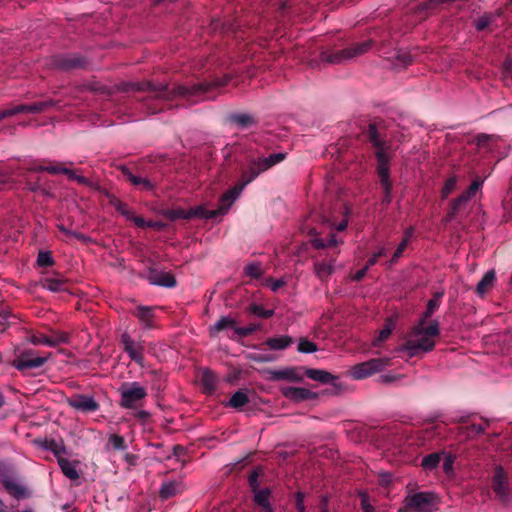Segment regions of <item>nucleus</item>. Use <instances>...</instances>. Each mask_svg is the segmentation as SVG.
Instances as JSON below:
<instances>
[{
	"label": "nucleus",
	"mask_w": 512,
	"mask_h": 512,
	"mask_svg": "<svg viewBox=\"0 0 512 512\" xmlns=\"http://www.w3.org/2000/svg\"><path fill=\"white\" fill-rule=\"evenodd\" d=\"M440 334L439 323L432 321L429 325L418 322L404 337V343L396 350L414 357L434 349L435 339Z\"/></svg>",
	"instance_id": "f257e3e1"
},
{
	"label": "nucleus",
	"mask_w": 512,
	"mask_h": 512,
	"mask_svg": "<svg viewBox=\"0 0 512 512\" xmlns=\"http://www.w3.org/2000/svg\"><path fill=\"white\" fill-rule=\"evenodd\" d=\"M230 81L229 76L222 79H216L213 82H201L193 85H177L172 89L168 88L166 84L155 85L151 82L144 83L139 89L155 92V97L165 100H172L176 97H193L199 96L214 87H221L228 84Z\"/></svg>",
	"instance_id": "f03ea898"
},
{
	"label": "nucleus",
	"mask_w": 512,
	"mask_h": 512,
	"mask_svg": "<svg viewBox=\"0 0 512 512\" xmlns=\"http://www.w3.org/2000/svg\"><path fill=\"white\" fill-rule=\"evenodd\" d=\"M118 392L120 394L119 405L124 409H137L142 407L143 401L148 395L147 388L139 382L123 383Z\"/></svg>",
	"instance_id": "7ed1b4c3"
},
{
	"label": "nucleus",
	"mask_w": 512,
	"mask_h": 512,
	"mask_svg": "<svg viewBox=\"0 0 512 512\" xmlns=\"http://www.w3.org/2000/svg\"><path fill=\"white\" fill-rule=\"evenodd\" d=\"M370 47L371 41H365L335 52L323 51L320 57L323 62L329 64H343L366 53Z\"/></svg>",
	"instance_id": "20e7f679"
},
{
	"label": "nucleus",
	"mask_w": 512,
	"mask_h": 512,
	"mask_svg": "<svg viewBox=\"0 0 512 512\" xmlns=\"http://www.w3.org/2000/svg\"><path fill=\"white\" fill-rule=\"evenodd\" d=\"M390 364L389 358H374L352 367L351 376L360 380L384 370Z\"/></svg>",
	"instance_id": "39448f33"
},
{
	"label": "nucleus",
	"mask_w": 512,
	"mask_h": 512,
	"mask_svg": "<svg viewBox=\"0 0 512 512\" xmlns=\"http://www.w3.org/2000/svg\"><path fill=\"white\" fill-rule=\"evenodd\" d=\"M435 494L432 492H417L406 497L405 503L409 509L417 512H432L435 506Z\"/></svg>",
	"instance_id": "423d86ee"
},
{
	"label": "nucleus",
	"mask_w": 512,
	"mask_h": 512,
	"mask_svg": "<svg viewBox=\"0 0 512 512\" xmlns=\"http://www.w3.org/2000/svg\"><path fill=\"white\" fill-rule=\"evenodd\" d=\"M66 403L72 409L82 413L96 412L100 408L95 398L88 394H75L67 398Z\"/></svg>",
	"instance_id": "0eeeda50"
},
{
	"label": "nucleus",
	"mask_w": 512,
	"mask_h": 512,
	"mask_svg": "<svg viewBox=\"0 0 512 512\" xmlns=\"http://www.w3.org/2000/svg\"><path fill=\"white\" fill-rule=\"evenodd\" d=\"M492 488L501 501L509 500L508 476L501 466H497L494 470Z\"/></svg>",
	"instance_id": "6e6552de"
},
{
	"label": "nucleus",
	"mask_w": 512,
	"mask_h": 512,
	"mask_svg": "<svg viewBox=\"0 0 512 512\" xmlns=\"http://www.w3.org/2000/svg\"><path fill=\"white\" fill-rule=\"evenodd\" d=\"M48 357L34 356L32 351H26L19 359L13 361L12 365L19 371L34 369L43 366Z\"/></svg>",
	"instance_id": "1a4fd4ad"
},
{
	"label": "nucleus",
	"mask_w": 512,
	"mask_h": 512,
	"mask_svg": "<svg viewBox=\"0 0 512 512\" xmlns=\"http://www.w3.org/2000/svg\"><path fill=\"white\" fill-rule=\"evenodd\" d=\"M244 190L243 185L239 183L226 191L219 199V207L215 209L218 216L225 215L233 203L238 199Z\"/></svg>",
	"instance_id": "9d476101"
},
{
	"label": "nucleus",
	"mask_w": 512,
	"mask_h": 512,
	"mask_svg": "<svg viewBox=\"0 0 512 512\" xmlns=\"http://www.w3.org/2000/svg\"><path fill=\"white\" fill-rule=\"evenodd\" d=\"M121 342L130 359L138 364H142L144 360L143 346L140 343L135 342L128 333L122 334Z\"/></svg>",
	"instance_id": "9b49d317"
},
{
	"label": "nucleus",
	"mask_w": 512,
	"mask_h": 512,
	"mask_svg": "<svg viewBox=\"0 0 512 512\" xmlns=\"http://www.w3.org/2000/svg\"><path fill=\"white\" fill-rule=\"evenodd\" d=\"M280 392L284 397L294 402L315 399L317 397L315 392L302 387L281 386Z\"/></svg>",
	"instance_id": "f8f14e48"
},
{
	"label": "nucleus",
	"mask_w": 512,
	"mask_h": 512,
	"mask_svg": "<svg viewBox=\"0 0 512 512\" xmlns=\"http://www.w3.org/2000/svg\"><path fill=\"white\" fill-rule=\"evenodd\" d=\"M70 335L67 332H53L52 336L33 335L30 342L34 345H46L49 347H56L59 344L69 342Z\"/></svg>",
	"instance_id": "ddd939ff"
},
{
	"label": "nucleus",
	"mask_w": 512,
	"mask_h": 512,
	"mask_svg": "<svg viewBox=\"0 0 512 512\" xmlns=\"http://www.w3.org/2000/svg\"><path fill=\"white\" fill-rule=\"evenodd\" d=\"M315 276L321 282H327L333 273L336 271V259L330 258L328 260L315 261L313 264Z\"/></svg>",
	"instance_id": "4468645a"
},
{
	"label": "nucleus",
	"mask_w": 512,
	"mask_h": 512,
	"mask_svg": "<svg viewBox=\"0 0 512 512\" xmlns=\"http://www.w3.org/2000/svg\"><path fill=\"white\" fill-rule=\"evenodd\" d=\"M376 158L378 161L377 172L380 177V182L384 190H389L391 181L389 179L388 156L385 151H377Z\"/></svg>",
	"instance_id": "2eb2a0df"
},
{
	"label": "nucleus",
	"mask_w": 512,
	"mask_h": 512,
	"mask_svg": "<svg viewBox=\"0 0 512 512\" xmlns=\"http://www.w3.org/2000/svg\"><path fill=\"white\" fill-rule=\"evenodd\" d=\"M53 105H54L53 101H41V102H36V103H32V104L16 105V106L11 107L10 109H11L12 116L20 114V113L36 114V113H40V112L46 110L48 107H51Z\"/></svg>",
	"instance_id": "dca6fc26"
},
{
	"label": "nucleus",
	"mask_w": 512,
	"mask_h": 512,
	"mask_svg": "<svg viewBox=\"0 0 512 512\" xmlns=\"http://www.w3.org/2000/svg\"><path fill=\"white\" fill-rule=\"evenodd\" d=\"M122 173L132 185L138 186L143 191H153L155 189V184L149 179L134 175L127 167L122 168Z\"/></svg>",
	"instance_id": "f3484780"
},
{
	"label": "nucleus",
	"mask_w": 512,
	"mask_h": 512,
	"mask_svg": "<svg viewBox=\"0 0 512 512\" xmlns=\"http://www.w3.org/2000/svg\"><path fill=\"white\" fill-rule=\"evenodd\" d=\"M133 315L139 319L144 329L153 328L154 313L152 307L140 305L133 311Z\"/></svg>",
	"instance_id": "a211bd4d"
},
{
	"label": "nucleus",
	"mask_w": 512,
	"mask_h": 512,
	"mask_svg": "<svg viewBox=\"0 0 512 512\" xmlns=\"http://www.w3.org/2000/svg\"><path fill=\"white\" fill-rule=\"evenodd\" d=\"M366 136L377 151H385V140L379 131V125L370 123L366 130Z\"/></svg>",
	"instance_id": "6ab92c4d"
},
{
	"label": "nucleus",
	"mask_w": 512,
	"mask_h": 512,
	"mask_svg": "<svg viewBox=\"0 0 512 512\" xmlns=\"http://www.w3.org/2000/svg\"><path fill=\"white\" fill-rule=\"evenodd\" d=\"M58 465L61 468L62 473L71 481H77L80 477L78 472V461H72L67 458H61L58 460Z\"/></svg>",
	"instance_id": "aec40b11"
},
{
	"label": "nucleus",
	"mask_w": 512,
	"mask_h": 512,
	"mask_svg": "<svg viewBox=\"0 0 512 512\" xmlns=\"http://www.w3.org/2000/svg\"><path fill=\"white\" fill-rule=\"evenodd\" d=\"M272 380H288L293 382L302 381V375L295 368H286L281 370H273L270 372Z\"/></svg>",
	"instance_id": "412c9836"
},
{
	"label": "nucleus",
	"mask_w": 512,
	"mask_h": 512,
	"mask_svg": "<svg viewBox=\"0 0 512 512\" xmlns=\"http://www.w3.org/2000/svg\"><path fill=\"white\" fill-rule=\"evenodd\" d=\"M2 484L7 492L16 499H22L27 496L26 488L10 477L3 478Z\"/></svg>",
	"instance_id": "4be33fe9"
},
{
	"label": "nucleus",
	"mask_w": 512,
	"mask_h": 512,
	"mask_svg": "<svg viewBox=\"0 0 512 512\" xmlns=\"http://www.w3.org/2000/svg\"><path fill=\"white\" fill-rule=\"evenodd\" d=\"M55 65L60 69L69 70L81 67L83 61L76 55H63L56 59Z\"/></svg>",
	"instance_id": "5701e85b"
},
{
	"label": "nucleus",
	"mask_w": 512,
	"mask_h": 512,
	"mask_svg": "<svg viewBox=\"0 0 512 512\" xmlns=\"http://www.w3.org/2000/svg\"><path fill=\"white\" fill-rule=\"evenodd\" d=\"M228 328L235 330L236 321L230 316H222L213 326L209 328L210 336L215 337L219 332Z\"/></svg>",
	"instance_id": "b1692460"
},
{
	"label": "nucleus",
	"mask_w": 512,
	"mask_h": 512,
	"mask_svg": "<svg viewBox=\"0 0 512 512\" xmlns=\"http://www.w3.org/2000/svg\"><path fill=\"white\" fill-rule=\"evenodd\" d=\"M306 376L311 380L318 381L323 384L332 383L336 380L334 375L321 369H307Z\"/></svg>",
	"instance_id": "393cba45"
},
{
	"label": "nucleus",
	"mask_w": 512,
	"mask_h": 512,
	"mask_svg": "<svg viewBox=\"0 0 512 512\" xmlns=\"http://www.w3.org/2000/svg\"><path fill=\"white\" fill-rule=\"evenodd\" d=\"M496 280V274L494 270L487 271L482 279L476 286V292L478 295L483 296L492 286Z\"/></svg>",
	"instance_id": "a878e982"
},
{
	"label": "nucleus",
	"mask_w": 512,
	"mask_h": 512,
	"mask_svg": "<svg viewBox=\"0 0 512 512\" xmlns=\"http://www.w3.org/2000/svg\"><path fill=\"white\" fill-rule=\"evenodd\" d=\"M293 344V338L288 335L269 338L266 345L272 350H284Z\"/></svg>",
	"instance_id": "bb28decb"
},
{
	"label": "nucleus",
	"mask_w": 512,
	"mask_h": 512,
	"mask_svg": "<svg viewBox=\"0 0 512 512\" xmlns=\"http://www.w3.org/2000/svg\"><path fill=\"white\" fill-rule=\"evenodd\" d=\"M41 286L51 292H62L66 290V282L61 278L46 277L41 281Z\"/></svg>",
	"instance_id": "cd10ccee"
},
{
	"label": "nucleus",
	"mask_w": 512,
	"mask_h": 512,
	"mask_svg": "<svg viewBox=\"0 0 512 512\" xmlns=\"http://www.w3.org/2000/svg\"><path fill=\"white\" fill-rule=\"evenodd\" d=\"M443 293H436L433 298H431L426 306V310L422 314L419 322L422 324H426V321L428 318L432 316V314L439 308L440 306V299L442 297Z\"/></svg>",
	"instance_id": "c85d7f7f"
},
{
	"label": "nucleus",
	"mask_w": 512,
	"mask_h": 512,
	"mask_svg": "<svg viewBox=\"0 0 512 512\" xmlns=\"http://www.w3.org/2000/svg\"><path fill=\"white\" fill-rule=\"evenodd\" d=\"M229 120L240 128H247L256 124L255 119L251 115L245 113L231 114Z\"/></svg>",
	"instance_id": "c756f323"
},
{
	"label": "nucleus",
	"mask_w": 512,
	"mask_h": 512,
	"mask_svg": "<svg viewBox=\"0 0 512 512\" xmlns=\"http://www.w3.org/2000/svg\"><path fill=\"white\" fill-rule=\"evenodd\" d=\"M189 219L191 218H200V219H213L218 217L215 209L207 210L203 206H197L188 209Z\"/></svg>",
	"instance_id": "7c9ffc66"
},
{
	"label": "nucleus",
	"mask_w": 512,
	"mask_h": 512,
	"mask_svg": "<svg viewBox=\"0 0 512 512\" xmlns=\"http://www.w3.org/2000/svg\"><path fill=\"white\" fill-rule=\"evenodd\" d=\"M249 396L247 391L238 390L229 399L228 405L235 409H240L249 403Z\"/></svg>",
	"instance_id": "2f4dec72"
},
{
	"label": "nucleus",
	"mask_w": 512,
	"mask_h": 512,
	"mask_svg": "<svg viewBox=\"0 0 512 512\" xmlns=\"http://www.w3.org/2000/svg\"><path fill=\"white\" fill-rule=\"evenodd\" d=\"M182 490L181 484L177 481L166 482L161 486L160 496L163 499H168L176 494L180 493Z\"/></svg>",
	"instance_id": "473e14b6"
},
{
	"label": "nucleus",
	"mask_w": 512,
	"mask_h": 512,
	"mask_svg": "<svg viewBox=\"0 0 512 512\" xmlns=\"http://www.w3.org/2000/svg\"><path fill=\"white\" fill-rule=\"evenodd\" d=\"M44 448L51 451L57 458V461L61 458H64L63 456L67 453L66 446L64 445L63 441H45Z\"/></svg>",
	"instance_id": "72a5a7b5"
},
{
	"label": "nucleus",
	"mask_w": 512,
	"mask_h": 512,
	"mask_svg": "<svg viewBox=\"0 0 512 512\" xmlns=\"http://www.w3.org/2000/svg\"><path fill=\"white\" fill-rule=\"evenodd\" d=\"M395 324L392 319H387L384 327L380 330L378 337L372 341L373 346H379L382 342L386 341L391 335Z\"/></svg>",
	"instance_id": "f704fd0d"
},
{
	"label": "nucleus",
	"mask_w": 512,
	"mask_h": 512,
	"mask_svg": "<svg viewBox=\"0 0 512 512\" xmlns=\"http://www.w3.org/2000/svg\"><path fill=\"white\" fill-rule=\"evenodd\" d=\"M201 383L206 392L212 393L217 386V377L213 372L206 369L202 372Z\"/></svg>",
	"instance_id": "c9c22d12"
},
{
	"label": "nucleus",
	"mask_w": 512,
	"mask_h": 512,
	"mask_svg": "<svg viewBox=\"0 0 512 512\" xmlns=\"http://www.w3.org/2000/svg\"><path fill=\"white\" fill-rule=\"evenodd\" d=\"M259 175L260 174L257 171L255 165H253V162L250 160L248 163L247 169H245L242 172L241 182L239 184L243 185V188H245L246 185H248L249 183L254 181Z\"/></svg>",
	"instance_id": "e433bc0d"
},
{
	"label": "nucleus",
	"mask_w": 512,
	"mask_h": 512,
	"mask_svg": "<svg viewBox=\"0 0 512 512\" xmlns=\"http://www.w3.org/2000/svg\"><path fill=\"white\" fill-rule=\"evenodd\" d=\"M107 450L124 451L127 449V444L123 436L118 434H111L108 437V443L106 445Z\"/></svg>",
	"instance_id": "4c0bfd02"
},
{
	"label": "nucleus",
	"mask_w": 512,
	"mask_h": 512,
	"mask_svg": "<svg viewBox=\"0 0 512 512\" xmlns=\"http://www.w3.org/2000/svg\"><path fill=\"white\" fill-rule=\"evenodd\" d=\"M271 490L268 488L254 492V502L262 509L270 504Z\"/></svg>",
	"instance_id": "58836bf2"
},
{
	"label": "nucleus",
	"mask_w": 512,
	"mask_h": 512,
	"mask_svg": "<svg viewBox=\"0 0 512 512\" xmlns=\"http://www.w3.org/2000/svg\"><path fill=\"white\" fill-rule=\"evenodd\" d=\"M440 460H441L440 453H431L422 459L421 466L425 470H433L439 465Z\"/></svg>",
	"instance_id": "ea45409f"
},
{
	"label": "nucleus",
	"mask_w": 512,
	"mask_h": 512,
	"mask_svg": "<svg viewBox=\"0 0 512 512\" xmlns=\"http://www.w3.org/2000/svg\"><path fill=\"white\" fill-rule=\"evenodd\" d=\"M286 156H287L286 153L279 152V153L270 154L269 156L263 157L260 159L262 160L266 169L268 170L271 167L275 166L276 164L282 162L286 158Z\"/></svg>",
	"instance_id": "a19ab883"
},
{
	"label": "nucleus",
	"mask_w": 512,
	"mask_h": 512,
	"mask_svg": "<svg viewBox=\"0 0 512 512\" xmlns=\"http://www.w3.org/2000/svg\"><path fill=\"white\" fill-rule=\"evenodd\" d=\"M297 350L303 354L314 353L318 350L317 345L305 338H301L298 342Z\"/></svg>",
	"instance_id": "79ce46f5"
},
{
	"label": "nucleus",
	"mask_w": 512,
	"mask_h": 512,
	"mask_svg": "<svg viewBox=\"0 0 512 512\" xmlns=\"http://www.w3.org/2000/svg\"><path fill=\"white\" fill-rule=\"evenodd\" d=\"M111 205L119 212L121 213L127 220H130V218H133V212L128 209V206L121 202L120 200L113 198L110 201Z\"/></svg>",
	"instance_id": "37998d69"
},
{
	"label": "nucleus",
	"mask_w": 512,
	"mask_h": 512,
	"mask_svg": "<svg viewBox=\"0 0 512 512\" xmlns=\"http://www.w3.org/2000/svg\"><path fill=\"white\" fill-rule=\"evenodd\" d=\"M153 283L159 286L171 288L176 285V280L173 275L169 273H162Z\"/></svg>",
	"instance_id": "c03bdc74"
},
{
	"label": "nucleus",
	"mask_w": 512,
	"mask_h": 512,
	"mask_svg": "<svg viewBox=\"0 0 512 512\" xmlns=\"http://www.w3.org/2000/svg\"><path fill=\"white\" fill-rule=\"evenodd\" d=\"M244 272L247 276L253 278H259L263 274L262 267L259 262H252L247 264L244 267Z\"/></svg>",
	"instance_id": "a18cd8bd"
},
{
	"label": "nucleus",
	"mask_w": 512,
	"mask_h": 512,
	"mask_svg": "<svg viewBox=\"0 0 512 512\" xmlns=\"http://www.w3.org/2000/svg\"><path fill=\"white\" fill-rule=\"evenodd\" d=\"M250 312L261 318H270L274 314V310L265 309L262 305L253 304L249 307Z\"/></svg>",
	"instance_id": "49530a36"
},
{
	"label": "nucleus",
	"mask_w": 512,
	"mask_h": 512,
	"mask_svg": "<svg viewBox=\"0 0 512 512\" xmlns=\"http://www.w3.org/2000/svg\"><path fill=\"white\" fill-rule=\"evenodd\" d=\"M164 215L170 220L176 219H189L188 209H170L167 210Z\"/></svg>",
	"instance_id": "de8ad7c7"
},
{
	"label": "nucleus",
	"mask_w": 512,
	"mask_h": 512,
	"mask_svg": "<svg viewBox=\"0 0 512 512\" xmlns=\"http://www.w3.org/2000/svg\"><path fill=\"white\" fill-rule=\"evenodd\" d=\"M469 200V196L464 193L454 199L451 204V216H454Z\"/></svg>",
	"instance_id": "09e8293b"
},
{
	"label": "nucleus",
	"mask_w": 512,
	"mask_h": 512,
	"mask_svg": "<svg viewBox=\"0 0 512 512\" xmlns=\"http://www.w3.org/2000/svg\"><path fill=\"white\" fill-rule=\"evenodd\" d=\"M37 263L41 267L51 266L54 263V260L49 251H42L38 254Z\"/></svg>",
	"instance_id": "8fccbe9b"
},
{
	"label": "nucleus",
	"mask_w": 512,
	"mask_h": 512,
	"mask_svg": "<svg viewBox=\"0 0 512 512\" xmlns=\"http://www.w3.org/2000/svg\"><path fill=\"white\" fill-rule=\"evenodd\" d=\"M259 328H260V325H258V324H251L247 327H236L235 334L240 337H245V336H248V335L254 333Z\"/></svg>",
	"instance_id": "3c124183"
},
{
	"label": "nucleus",
	"mask_w": 512,
	"mask_h": 512,
	"mask_svg": "<svg viewBox=\"0 0 512 512\" xmlns=\"http://www.w3.org/2000/svg\"><path fill=\"white\" fill-rule=\"evenodd\" d=\"M62 174L67 175L70 180H76L80 184H88L89 182L86 177L77 175L73 170L66 167L62 170Z\"/></svg>",
	"instance_id": "603ef678"
},
{
	"label": "nucleus",
	"mask_w": 512,
	"mask_h": 512,
	"mask_svg": "<svg viewBox=\"0 0 512 512\" xmlns=\"http://www.w3.org/2000/svg\"><path fill=\"white\" fill-rule=\"evenodd\" d=\"M457 184V178L456 177H450L444 184V187L442 189V197L446 198L448 195L455 189Z\"/></svg>",
	"instance_id": "864d4df0"
},
{
	"label": "nucleus",
	"mask_w": 512,
	"mask_h": 512,
	"mask_svg": "<svg viewBox=\"0 0 512 512\" xmlns=\"http://www.w3.org/2000/svg\"><path fill=\"white\" fill-rule=\"evenodd\" d=\"M408 244H406V241H401L396 248L394 254L392 255V258L389 261V266L394 265L397 263L398 259L402 256L404 250L406 249Z\"/></svg>",
	"instance_id": "5fc2aeb1"
},
{
	"label": "nucleus",
	"mask_w": 512,
	"mask_h": 512,
	"mask_svg": "<svg viewBox=\"0 0 512 512\" xmlns=\"http://www.w3.org/2000/svg\"><path fill=\"white\" fill-rule=\"evenodd\" d=\"M248 358L250 360L258 362V363H266V362H271L274 360V357L269 354L251 353V354H249Z\"/></svg>",
	"instance_id": "6e6d98bb"
},
{
	"label": "nucleus",
	"mask_w": 512,
	"mask_h": 512,
	"mask_svg": "<svg viewBox=\"0 0 512 512\" xmlns=\"http://www.w3.org/2000/svg\"><path fill=\"white\" fill-rule=\"evenodd\" d=\"M491 23V17L488 15L481 16L476 22H475V28L477 31H482L485 28H487Z\"/></svg>",
	"instance_id": "4d7b16f0"
},
{
	"label": "nucleus",
	"mask_w": 512,
	"mask_h": 512,
	"mask_svg": "<svg viewBox=\"0 0 512 512\" xmlns=\"http://www.w3.org/2000/svg\"><path fill=\"white\" fill-rule=\"evenodd\" d=\"M361 508L363 512H375V508L370 504L369 497L366 494H361Z\"/></svg>",
	"instance_id": "13d9d810"
},
{
	"label": "nucleus",
	"mask_w": 512,
	"mask_h": 512,
	"mask_svg": "<svg viewBox=\"0 0 512 512\" xmlns=\"http://www.w3.org/2000/svg\"><path fill=\"white\" fill-rule=\"evenodd\" d=\"M267 282L270 283V288L273 292L278 291L281 287H283L286 284V281L284 279H272L268 278Z\"/></svg>",
	"instance_id": "bf43d9fd"
},
{
	"label": "nucleus",
	"mask_w": 512,
	"mask_h": 512,
	"mask_svg": "<svg viewBox=\"0 0 512 512\" xmlns=\"http://www.w3.org/2000/svg\"><path fill=\"white\" fill-rule=\"evenodd\" d=\"M295 502L297 512H305L304 494L302 492H297L295 494Z\"/></svg>",
	"instance_id": "052dcab7"
},
{
	"label": "nucleus",
	"mask_w": 512,
	"mask_h": 512,
	"mask_svg": "<svg viewBox=\"0 0 512 512\" xmlns=\"http://www.w3.org/2000/svg\"><path fill=\"white\" fill-rule=\"evenodd\" d=\"M481 186V182L479 181H473L470 186L468 187L467 191L464 192L465 195L469 196V199H471L476 192L479 190Z\"/></svg>",
	"instance_id": "680f3d73"
},
{
	"label": "nucleus",
	"mask_w": 512,
	"mask_h": 512,
	"mask_svg": "<svg viewBox=\"0 0 512 512\" xmlns=\"http://www.w3.org/2000/svg\"><path fill=\"white\" fill-rule=\"evenodd\" d=\"M63 166L60 164H49L45 166V172L50 174H62Z\"/></svg>",
	"instance_id": "e2e57ef3"
},
{
	"label": "nucleus",
	"mask_w": 512,
	"mask_h": 512,
	"mask_svg": "<svg viewBox=\"0 0 512 512\" xmlns=\"http://www.w3.org/2000/svg\"><path fill=\"white\" fill-rule=\"evenodd\" d=\"M249 485L252 489L253 492H256V491H259V483H258V474L257 473H252L250 476H249Z\"/></svg>",
	"instance_id": "0e129e2a"
},
{
	"label": "nucleus",
	"mask_w": 512,
	"mask_h": 512,
	"mask_svg": "<svg viewBox=\"0 0 512 512\" xmlns=\"http://www.w3.org/2000/svg\"><path fill=\"white\" fill-rule=\"evenodd\" d=\"M368 266H364L362 269L358 270L353 276H352V280L355 281V282H359L361 281L366 273L368 272Z\"/></svg>",
	"instance_id": "69168bd1"
},
{
	"label": "nucleus",
	"mask_w": 512,
	"mask_h": 512,
	"mask_svg": "<svg viewBox=\"0 0 512 512\" xmlns=\"http://www.w3.org/2000/svg\"><path fill=\"white\" fill-rule=\"evenodd\" d=\"M380 483L384 486H388L392 481V474L389 472L380 473Z\"/></svg>",
	"instance_id": "338daca9"
},
{
	"label": "nucleus",
	"mask_w": 512,
	"mask_h": 512,
	"mask_svg": "<svg viewBox=\"0 0 512 512\" xmlns=\"http://www.w3.org/2000/svg\"><path fill=\"white\" fill-rule=\"evenodd\" d=\"M251 161L253 162V165H255L259 174L267 171L264 163L262 162V160L260 158H253V159H251Z\"/></svg>",
	"instance_id": "774afa93"
}]
</instances>
